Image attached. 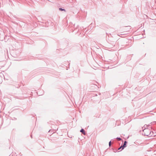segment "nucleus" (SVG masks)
Returning a JSON list of instances; mask_svg holds the SVG:
<instances>
[{"instance_id":"nucleus-1","label":"nucleus","mask_w":156,"mask_h":156,"mask_svg":"<svg viewBox=\"0 0 156 156\" xmlns=\"http://www.w3.org/2000/svg\"><path fill=\"white\" fill-rule=\"evenodd\" d=\"M151 131L147 128H145L143 130V134L146 136H151Z\"/></svg>"},{"instance_id":"nucleus-2","label":"nucleus","mask_w":156,"mask_h":156,"mask_svg":"<svg viewBox=\"0 0 156 156\" xmlns=\"http://www.w3.org/2000/svg\"><path fill=\"white\" fill-rule=\"evenodd\" d=\"M127 141H125L123 144V148H124V147H126V145L127 144Z\"/></svg>"},{"instance_id":"nucleus-3","label":"nucleus","mask_w":156,"mask_h":156,"mask_svg":"<svg viewBox=\"0 0 156 156\" xmlns=\"http://www.w3.org/2000/svg\"><path fill=\"white\" fill-rule=\"evenodd\" d=\"M80 132L82 133L83 134L85 135V132L84 129H82L81 130H80Z\"/></svg>"},{"instance_id":"nucleus-4","label":"nucleus","mask_w":156,"mask_h":156,"mask_svg":"<svg viewBox=\"0 0 156 156\" xmlns=\"http://www.w3.org/2000/svg\"><path fill=\"white\" fill-rule=\"evenodd\" d=\"M59 10H60V11H66V10L65 9H62V8H59Z\"/></svg>"},{"instance_id":"nucleus-5","label":"nucleus","mask_w":156,"mask_h":156,"mask_svg":"<svg viewBox=\"0 0 156 156\" xmlns=\"http://www.w3.org/2000/svg\"><path fill=\"white\" fill-rule=\"evenodd\" d=\"M123 146L122 145H121L119 148H118V150H120L121 148H122V150H121V151L122 150H123L124 148H123Z\"/></svg>"},{"instance_id":"nucleus-6","label":"nucleus","mask_w":156,"mask_h":156,"mask_svg":"<svg viewBox=\"0 0 156 156\" xmlns=\"http://www.w3.org/2000/svg\"><path fill=\"white\" fill-rule=\"evenodd\" d=\"M116 139L119 141L121 140H122L121 138L119 137H117Z\"/></svg>"},{"instance_id":"nucleus-7","label":"nucleus","mask_w":156,"mask_h":156,"mask_svg":"<svg viewBox=\"0 0 156 156\" xmlns=\"http://www.w3.org/2000/svg\"><path fill=\"white\" fill-rule=\"evenodd\" d=\"M111 141H110L109 143V146H110L111 145Z\"/></svg>"},{"instance_id":"nucleus-8","label":"nucleus","mask_w":156,"mask_h":156,"mask_svg":"<svg viewBox=\"0 0 156 156\" xmlns=\"http://www.w3.org/2000/svg\"><path fill=\"white\" fill-rule=\"evenodd\" d=\"M156 122H151V123H152V124H153L154 123H155Z\"/></svg>"},{"instance_id":"nucleus-9","label":"nucleus","mask_w":156,"mask_h":156,"mask_svg":"<svg viewBox=\"0 0 156 156\" xmlns=\"http://www.w3.org/2000/svg\"><path fill=\"white\" fill-rule=\"evenodd\" d=\"M147 126V125H145L144 126V127H146V126Z\"/></svg>"},{"instance_id":"nucleus-10","label":"nucleus","mask_w":156,"mask_h":156,"mask_svg":"<svg viewBox=\"0 0 156 156\" xmlns=\"http://www.w3.org/2000/svg\"><path fill=\"white\" fill-rule=\"evenodd\" d=\"M48 23V22H47V23H46V24H47V23Z\"/></svg>"},{"instance_id":"nucleus-11","label":"nucleus","mask_w":156,"mask_h":156,"mask_svg":"<svg viewBox=\"0 0 156 156\" xmlns=\"http://www.w3.org/2000/svg\"><path fill=\"white\" fill-rule=\"evenodd\" d=\"M31 138H32V135H31Z\"/></svg>"}]
</instances>
